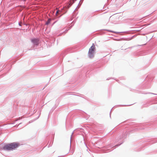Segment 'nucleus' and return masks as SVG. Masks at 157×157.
<instances>
[{"label": "nucleus", "instance_id": "nucleus-6", "mask_svg": "<svg viewBox=\"0 0 157 157\" xmlns=\"http://www.w3.org/2000/svg\"><path fill=\"white\" fill-rule=\"evenodd\" d=\"M59 10H58L56 12V16H58V13H59Z\"/></svg>", "mask_w": 157, "mask_h": 157}, {"label": "nucleus", "instance_id": "nucleus-1", "mask_svg": "<svg viewBox=\"0 0 157 157\" xmlns=\"http://www.w3.org/2000/svg\"><path fill=\"white\" fill-rule=\"evenodd\" d=\"M19 146L18 143H13L5 145L3 147V149L7 150H12L17 148Z\"/></svg>", "mask_w": 157, "mask_h": 157}, {"label": "nucleus", "instance_id": "nucleus-3", "mask_svg": "<svg viewBox=\"0 0 157 157\" xmlns=\"http://www.w3.org/2000/svg\"><path fill=\"white\" fill-rule=\"evenodd\" d=\"M32 41L35 44L37 45L38 44V40L36 39H33L32 40Z\"/></svg>", "mask_w": 157, "mask_h": 157}, {"label": "nucleus", "instance_id": "nucleus-5", "mask_svg": "<svg viewBox=\"0 0 157 157\" xmlns=\"http://www.w3.org/2000/svg\"><path fill=\"white\" fill-rule=\"evenodd\" d=\"M51 21V19H48V21H47L46 22V24L47 25H48L50 23Z\"/></svg>", "mask_w": 157, "mask_h": 157}, {"label": "nucleus", "instance_id": "nucleus-7", "mask_svg": "<svg viewBox=\"0 0 157 157\" xmlns=\"http://www.w3.org/2000/svg\"><path fill=\"white\" fill-rule=\"evenodd\" d=\"M71 5V3H69V4H68V6H70Z\"/></svg>", "mask_w": 157, "mask_h": 157}, {"label": "nucleus", "instance_id": "nucleus-4", "mask_svg": "<svg viewBox=\"0 0 157 157\" xmlns=\"http://www.w3.org/2000/svg\"><path fill=\"white\" fill-rule=\"evenodd\" d=\"M74 2V1L73 0H72V1H71L70 2V3H71V5H70V6H67V8H69L71 5H72L73 3Z\"/></svg>", "mask_w": 157, "mask_h": 157}, {"label": "nucleus", "instance_id": "nucleus-2", "mask_svg": "<svg viewBox=\"0 0 157 157\" xmlns=\"http://www.w3.org/2000/svg\"><path fill=\"white\" fill-rule=\"evenodd\" d=\"M95 49V47L94 44L90 48L88 52V56L90 58H93L94 56V54Z\"/></svg>", "mask_w": 157, "mask_h": 157}]
</instances>
